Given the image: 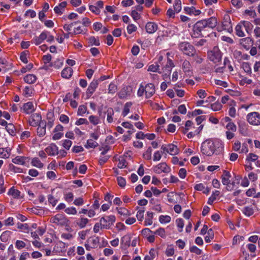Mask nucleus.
<instances>
[{"instance_id":"obj_22","label":"nucleus","mask_w":260,"mask_h":260,"mask_svg":"<svg viewBox=\"0 0 260 260\" xmlns=\"http://www.w3.org/2000/svg\"><path fill=\"white\" fill-rule=\"evenodd\" d=\"M27 159V158L25 156H17L13 158L12 161L14 164L24 165Z\"/></svg>"},{"instance_id":"obj_9","label":"nucleus","mask_w":260,"mask_h":260,"mask_svg":"<svg viewBox=\"0 0 260 260\" xmlns=\"http://www.w3.org/2000/svg\"><path fill=\"white\" fill-rule=\"evenodd\" d=\"M42 121L41 116L39 113H34L31 115L29 123L30 125L36 126Z\"/></svg>"},{"instance_id":"obj_55","label":"nucleus","mask_w":260,"mask_h":260,"mask_svg":"<svg viewBox=\"0 0 260 260\" xmlns=\"http://www.w3.org/2000/svg\"><path fill=\"white\" fill-rule=\"evenodd\" d=\"M65 212L68 214H73L75 215L77 214V212L75 207H69L65 209Z\"/></svg>"},{"instance_id":"obj_18","label":"nucleus","mask_w":260,"mask_h":260,"mask_svg":"<svg viewBox=\"0 0 260 260\" xmlns=\"http://www.w3.org/2000/svg\"><path fill=\"white\" fill-rule=\"evenodd\" d=\"M174 65L170 59H168V61L166 66L163 68L162 70L165 73V76H169L171 71V70Z\"/></svg>"},{"instance_id":"obj_5","label":"nucleus","mask_w":260,"mask_h":260,"mask_svg":"<svg viewBox=\"0 0 260 260\" xmlns=\"http://www.w3.org/2000/svg\"><path fill=\"white\" fill-rule=\"evenodd\" d=\"M247 119L248 122L254 125H258L260 124V115L258 112H253L249 113L247 115Z\"/></svg>"},{"instance_id":"obj_28","label":"nucleus","mask_w":260,"mask_h":260,"mask_svg":"<svg viewBox=\"0 0 260 260\" xmlns=\"http://www.w3.org/2000/svg\"><path fill=\"white\" fill-rule=\"evenodd\" d=\"M6 129L10 135L15 136L16 135V128L12 123H9L7 125Z\"/></svg>"},{"instance_id":"obj_19","label":"nucleus","mask_w":260,"mask_h":260,"mask_svg":"<svg viewBox=\"0 0 260 260\" xmlns=\"http://www.w3.org/2000/svg\"><path fill=\"white\" fill-rule=\"evenodd\" d=\"M185 13L189 15H194V16L199 15L201 13L200 10H196V8L192 6L191 7H186L184 9Z\"/></svg>"},{"instance_id":"obj_8","label":"nucleus","mask_w":260,"mask_h":260,"mask_svg":"<svg viewBox=\"0 0 260 260\" xmlns=\"http://www.w3.org/2000/svg\"><path fill=\"white\" fill-rule=\"evenodd\" d=\"M223 28L227 31L231 32L233 31L232 25L230 17L229 15H225L223 21L222 23Z\"/></svg>"},{"instance_id":"obj_61","label":"nucleus","mask_w":260,"mask_h":260,"mask_svg":"<svg viewBox=\"0 0 260 260\" xmlns=\"http://www.w3.org/2000/svg\"><path fill=\"white\" fill-rule=\"evenodd\" d=\"M89 42L92 45L99 46L100 45V41L94 37L92 36L89 38Z\"/></svg>"},{"instance_id":"obj_36","label":"nucleus","mask_w":260,"mask_h":260,"mask_svg":"<svg viewBox=\"0 0 260 260\" xmlns=\"http://www.w3.org/2000/svg\"><path fill=\"white\" fill-rule=\"evenodd\" d=\"M242 24L240 22L239 24L237 25L235 28L236 35L240 37L245 36L244 32L242 30Z\"/></svg>"},{"instance_id":"obj_1","label":"nucleus","mask_w":260,"mask_h":260,"mask_svg":"<svg viewBox=\"0 0 260 260\" xmlns=\"http://www.w3.org/2000/svg\"><path fill=\"white\" fill-rule=\"evenodd\" d=\"M218 24L217 19L215 17H211L208 19H202L197 21L193 26L192 38L203 37L202 31L206 27L211 29L214 28Z\"/></svg>"},{"instance_id":"obj_40","label":"nucleus","mask_w":260,"mask_h":260,"mask_svg":"<svg viewBox=\"0 0 260 260\" xmlns=\"http://www.w3.org/2000/svg\"><path fill=\"white\" fill-rule=\"evenodd\" d=\"M152 149L151 147H148L147 150L145 153H143V157L144 159L147 160H150L151 159V153Z\"/></svg>"},{"instance_id":"obj_47","label":"nucleus","mask_w":260,"mask_h":260,"mask_svg":"<svg viewBox=\"0 0 260 260\" xmlns=\"http://www.w3.org/2000/svg\"><path fill=\"white\" fill-rule=\"evenodd\" d=\"M33 93V89L30 86H26L24 90V95L26 97L31 96Z\"/></svg>"},{"instance_id":"obj_13","label":"nucleus","mask_w":260,"mask_h":260,"mask_svg":"<svg viewBox=\"0 0 260 260\" xmlns=\"http://www.w3.org/2000/svg\"><path fill=\"white\" fill-rule=\"evenodd\" d=\"M145 28L147 33L151 34L156 31L158 25L155 22L150 21L146 23Z\"/></svg>"},{"instance_id":"obj_15","label":"nucleus","mask_w":260,"mask_h":260,"mask_svg":"<svg viewBox=\"0 0 260 260\" xmlns=\"http://www.w3.org/2000/svg\"><path fill=\"white\" fill-rule=\"evenodd\" d=\"M240 44L246 50H248L253 44V40L250 37L240 40Z\"/></svg>"},{"instance_id":"obj_17","label":"nucleus","mask_w":260,"mask_h":260,"mask_svg":"<svg viewBox=\"0 0 260 260\" xmlns=\"http://www.w3.org/2000/svg\"><path fill=\"white\" fill-rule=\"evenodd\" d=\"M65 219L62 214H58L51 218L50 221L57 224H63Z\"/></svg>"},{"instance_id":"obj_20","label":"nucleus","mask_w":260,"mask_h":260,"mask_svg":"<svg viewBox=\"0 0 260 260\" xmlns=\"http://www.w3.org/2000/svg\"><path fill=\"white\" fill-rule=\"evenodd\" d=\"M182 70L184 73L190 75L191 73V66L188 60H184L182 63Z\"/></svg>"},{"instance_id":"obj_62","label":"nucleus","mask_w":260,"mask_h":260,"mask_svg":"<svg viewBox=\"0 0 260 260\" xmlns=\"http://www.w3.org/2000/svg\"><path fill=\"white\" fill-rule=\"evenodd\" d=\"M88 222V219L87 218H81L80 219V222L78 223V224L80 227V228H83L85 226Z\"/></svg>"},{"instance_id":"obj_39","label":"nucleus","mask_w":260,"mask_h":260,"mask_svg":"<svg viewBox=\"0 0 260 260\" xmlns=\"http://www.w3.org/2000/svg\"><path fill=\"white\" fill-rule=\"evenodd\" d=\"M174 11L176 13H179L181 10V2L180 0H175L173 5Z\"/></svg>"},{"instance_id":"obj_57","label":"nucleus","mask_w":260,"mask_h":260,"mask_svg":"<svg viewBox=\"0 0 260 260\" xmlns=\"http://www.w3.org/2000/svg\"><path fill=\"white\" fill-rule=\"evenodd\" d=\"M118 184L121 187H124L126 184L125 179L122 177H118L117 178Z\"/></svg>"},{"instance_id":"obj_50","label":"nucleus","mask_w":260,"mask_h":260,"mask_svg":"<svg viewBox=\"0 0 260 260\" xmlns=\"http://www.w3.org/2000/svg\"><path fill=\"white\" fill-rule=\"evenodd\" d=\"M87 111V107L84 105H80L78 110V115L82 116Z\"/></svg>"},{"instance_id":"obj_3","label":"nucleus","mask_w":260,"mask_h":260,"mask_svg":"<svg viewBox=\"0 0 260 260\" xmlns=\"http://www.w3.org/2000/svg\"><path fill=\"white\" fill-rule=\"evenodd\" d=\"M178 48L184 55L189 56L194 55L196 49L188 42H181L178 44Z\"/></svg>"},{"instance_id":"obj_29","label":"nucleus","mask_w":260,"mask_h":260,"mask_svg":"<svg viewBox=\"0 0 260 260\" xmlns=\"http://www.w3.org/2000/svg\"><path fill=\"white\" fill-rule=\"evenodd\" d=\"M91 244V247L96 248L100 243V238L99 237H94L93 238H89L86 241Z\"/></svg>"},{"instance_id":"obj_30","label":"nucleus","mask_w":260,"mask_h":260,"mask_svg":"<svg viewBox=\"0 0 260 260\" xmlns=\"http://www.w3.org/2000/svg\"><path fill=\"white\" fill-rule=\"evenodd\" d=\"M66 2H62L59 4L58 6H56L54 8V11L55 13L58 14H61L62 13V10H63L67 6Z\"/></svg>"},{"instance_id":"obj_49","label":"nucleus","mask_w":260,"mask_h":260,"mask_svg":"<svg viewBox=\"0 0 260 260\" xmlns=\"http://www.w3.org/2000/svg\"><path fill=\"white\" fill-rule=\"evenodd\" d=\"M177 227L179 229V232H181L184 226V221L182 218H178L176 220Z\"/></svg>"},{"instance_id":"obj_60","label":"nucleus","mask_w":260,"mask_h":260,"mask_svg":"<svg viewBox=\"0 0 260 260\" xmlns=\"http://www.w3.org/2000/svg\"><path fill=\"white\" fill-rule=\"evenodd\" d=\"M28 51H23L22 52L20 56V60L24 63H26L28 62L27 58V54Z\"/></svg>"},{"instance_id":"obj_26","label":"nucleus","mask_w":260,"mask_h":260,"mask_svg":"<svg viewBox=\"0 0 260 260\" xmlns=\"http://www.w3.org/2000/svg\"><path fill=\"white\" fill-rule=\"evenodd\" d=\"M239 131L240 134L244 136L247 135V125L245 122L239 123Z\"/></svg>"},{"instance_id":"obj_53","label":"nucleus","mask_w":260,"mask_h":260,"mask_svg":"<svg viewBox=\"0 0 260 260\" xmlns=\"http://www.w3.org/2000/svg\"><path fill=\"white\" fill-rule=\"evenodd\" d=\"M9 153L4 148H0V157L7 158L9 157Z\"/></svg>"},{"instance_id":"obj_7","label":"nucleus","mask_w":260,"mask_h":260,"mask_svg":"<svg viewBox=\"0 0 260 260\" xmlns=\"http://www.w3.org/2000/svg\"><path fill=\"white\" fill-rule=\"evenodd\" d=\"M153 171L158 174H160L162 172L168 173L170 172L171 169L166 162H161L155 166Z\"/></svg>"},{"instance_id":"obj_46","label":"nucleus","mask_w":260,"mask_h":260,"mask_svg":"<svg viewBox=\"0 0 260 260\" xmlns=\"http://www.w3.org/2000/svg\"><path fill=\"white\" fill-rule=\"evenodd\" d=\"M242 68L244 70V71L248 73V74H251V69L250 64L248 62H243L242 65Z\"/></svg>"},{"instance_id":"obj_23","label":"nucleus","mask_w":260,"mask_h":260,"mask_svg":"<svg viewBox=\"0 0 260 260\" xmlns=\"http://www.w3.org/2000/svg\"><path fill=\"white\" fill-rule=\"evenodd\" d=\"M179 150L177 146L173 144H168V153L172 155H175L178 153Z\"/></svg>"},{"instance_id":"obj_41","label":"nucleus","mask_w":260,"mask_h":260,"mask_svg":"<svg viewBox=\"0 0 260 260\" xmlns=\"http://www.w3.org/2000/svg\"><path fill=\"white\" fill-rule=\"evenodd\" d=\"M64 198L66 201L68 203L71 202L74 199V194L71 192H65L64 193Z\"/></svg>"},{"instance_id":"obj_11","label":"nucleus","mask_w":260,"mask_h":260,"mask_svg":"<svg viewBox=\"0 0 260 260\" xmlns=\"http://www.w3.org/2000/svg\"><path fill=\"white\" fill-rule=\"evenodd\" d=\"M99 80L95 79L93 80L90 83L86 91V94L88 97H90L93 94L97 88Z\"/></svg>"},{"instance_id":"obj_10","label":"nucleus","mask_w":260,"mask_h":260,"mask_svg":"<svg viewBox=\"0 0 260 260\" xmlns=\"http://www.w3.org/2000/svg\"><path fill=\"white\" fill-rule=\"evenodd\" d=\"M145 86V95L147 99L151 97L155 92V88L153 84L148 83Z\"/></svg>"},{"instance_id":"obj_59","label":"nucleus","mask_w":260,"mask_h":260,"mask_svg":"<svg viewBox=\"0 0 260 260\" xmlns=\"http://www.w3.org/2000/svg\"><path fill=\"white\" fill-rule=\"evenodd\" d=\"M117 90V86L114 83H110L109 85L108 92L109 93H114Z\"/></svg>"},{"instance_id":"obj_44","label":"nucleus","mask_w":260,"mask_h":260,"mask_svg":"<svg viewBox=\"0 0 260 260\" xmlns=\"http://www.w3.org/2000/svg\"><path fill=\"white\" fill-rule=\"evenodd\" d=\"M208 236H206L205 238V240L206 242H209L211 239L214 238V232L212 229H210L208 231Z\"/></svg>"},{"instance_id":"obj_21","label":"nucleus","mask_w":260,"mask_h":260,"mask_svg":"<svg viewBox=\"0 0 260 260\" xmlns=\"http://www.w3.org/2000/svg\"><path fill=\"white\" fill-rule=\"evenodd\" d=\"M73 72L72 68H65L61 72V76L64 78L69 79L72 76Z\"/></svg>"},{"instance_id":"obj_63","label":"nucleus","mask_w":260,"mask_h":260,"mask_svg":"<svg viewBox=\"0 0 260 260\" xmlns=\"http://www.w3.org/2000/svg\"><path fill=\"white\" fill-rule=\"evenodd\" d=\"M211 109L214 111H217L220 110L222 108V105L219 103H215L211 105Z\"/></svg>"},{"instance_id":"obj_48","label":"nucleus","mask_w":260,"mask_h":260,"mask_svg":"<svg viewBox=\"0 0 260 260\" xmlns=\"http://www.w3.org/2000/svg\"><path fill=\"white\" fill-rule=\"evenodd\" d=\"M9 169L11 171H13L14 173L23 172L22 169L16 167L12 164L9 165Z\"/></svg>"},{"instance_id":"obj_54","label":"nucleus","mask_w":260,"mask_h":260,"mask_svg":"<svg viewBox=\"0 0 260 260\" xmlns=\"http://www.w3.org/2000/svg\"><path fill=\"white\" fill-rule=\"evenodd\" d=\"M189 250L191 252L194 253L198 255H200L202 253V250L198 248L196 246H192L190 247Z\"/></svg>"},{"instance_id":"obj_42","label":"nucleus","mask_w":260,"mask_h":260,"mask_svg":"<svg viewBox=\"0 0 260 260\" xmlns=\"http://www.w3.org/2000/svg\"><path fill=\"white\" fill-rule=\"evenodd\" d=\"M107 121L109 123H111L113 121L112 116L114 114V111L112 108H109L107 111Z\"/></svg>"},{"instance_id":"obj_37","label":"nucleus","mask_w":260,"mask_h":260,"mask_svg":"<svg viewBox=\"0 0 260 260\" xmlns=\"http://www.w3.org/2000/svg\"><path fill=\"white\" fill-rule=\"evenodd\" d=\"M242 211L243 213L247 216H250L254 213L252 208L248 206L244 207Z\"/></svg>"},{"instance_id":"obj_16","label":"nucleus","mask_w":260,"mask_h":260,"mask_svg":"<svg viewBox=\"0 0 260 260\" xmlns=\"http://www.w3.org/2000/svg\"><path fill=\"white\" fill-rule=\"evenodd\" d=\"M45 151L49 155H55L58 154V147L54 144H51L45 149Z\"/></svg>"},{"instance_id":"obj_2","label":"nucleus","mask_w":260,"mask_h":260,"mask_svg":"<svg viewBox=\"0 0 260 260\" xmlns=\"http://www.w3.org/2000/svg\"><path fill=\"white\" fill-rule=\"evenodd\" d=\"M223 149V145L218 141H213L208 139L201 145V151L203 154L212 156L213 154H218Z\"/></svg>"},{"instance_id":"obj_38","label":"nucleus","mask_w":260,"mask_h":260,"mask_svg":"<svg viewBox=\"0 0 260 260\" xmlns=\"http://www.w3.org/2000/svg\"><path fill=\"white\" fill-rule=\"evenodd\" d=\"M137 210H138L136 215L137 219L139 221H142L144 217V213L145 210L142 208H139V207H137Z\"/></svg>"},{"instance_id":"obj_14","label":"nucleus","mask_w":260,"mask_h":260,"mask_svg":"<svg viewBox=\"0 0 260 260\" xmlns=\"http://www.w3.org/2000/svg\"><path fill=\"white\" fill-rule=\"evenodd\" d=\"M38 127L37 128V134L38 135L42 137L44 136L46 134V128L47 126V123L45 120H43L42 122L39 124Z\"/></svg>"},{"instance_id":"obj_35","label":"nucleus","mask_w":260,"mask_h":260,"mask_svg":"<svg viewBox=\"0 0 260 260\" xmlns=\"http://www.w3.org/2000/svg\"><path fill=\"white\" fill-rule=\"evenodd\" d=\"M10 234H11L10 231H6L4 232L2 234V235H1V237H0V239H1V241L3 242H6L9 238V237L10 236Z\"/></svg>"},{"instance_id":"obj_64","label":"nucleus","mask_w":260,"mask_h":260,"mask_svg":"<svg viewBox=\"0 0 260 260\" xmlns=\"http://www.w3.org/2000/svg\"><path fill=\"white\" fill-rule=\"evenodd\" d=\"M90 122L94 125H96L99 123V119L98 117L95 116H90L89 117Z\"/></svg>"},{"instance_id":"obj_12","label":"nucleus","mask_w":260,"mask_h":260,"mask_svg":"<svg viewBox=\"0 0 260 260\" xmlns=\"http://www.w3.org/2000/svg\"><path fill=\"white\" fill-rule=\"evenodd\" d=\"M47 38V32L43 31L39 37H35L33 38L31 42L36 45H39L41 44Z\"/></svg>"},{"instance_id":"obj_34","label":"nucleus","mask_w":260,"mask_h":260,"mask_svg":"<svg viewBox=\"0 0 260 260\" xmlns=\"http://www.w3.org/2000/svg\"><path fill=\"white\" fill-rule=\"evenodd\" d=\"M31 163L33 166L39 168H42L44 166L43 164L41 162L40 159L37 157L34 158L32 159Z\"/></svg>"},{"instance_id":"obj_33","label":"nucleus","mask_w":260,"mask_h":260,"mask_svg":"<svg viewBox=\"0 0 260 260\" xmlns=\"http://www.w3.org/2000/svg\"><path fill=\"white\" fill-rule=\"evenodd\" d=\"M8 194L11 195L15 198H19L20 196V192L18 190L15 189L14 187L10 189Z\"/></svg>"},{"instance_id":"obj_45","label":"nucleus","mask_w":260,"mask_h":260,"mask_svg":"<svg viewBox=\"0 0 260 260\" xmlns=\"http://www.w3.org/2000/svg\"><path fill=\"white\" fill-rule=\"evenodd\" d=\"M171 217L168 215H160L159 220L161 223H169L171 221Z\"/></svg>"},{"instance_id":"obj_58","label":"nucleus","mask_w":260,"mask_h":260,"mask_svg":"<svg viewBox=\"0 0 260 260\" xmlns=\"http://www.w3.org/2000/svg\"><path fill=\"white\" fill-rule=\"evenodd\" d=\"M26 246V244L22 241L17 240L15 243V246L18 249H21L24 248Z\"/></svg>"},{"instance_id":"obj_25","label":"nucleus","mask_w":260,"mask_h":260,"mask_svg":"<svg viewBox=\"0 0 260 260\" xmlns=\"http://www.w3.org/2000/svg\"><path fill=\"white\" fill-rule=\"evenodd\" d=\"M37 77L34 74H27L24 77V81L28 84H33L37 80Z\"/></svg>"},{"instance_id":"obj_43","label":"nucleus","mask_w":260,"mask_h":260,"mask_svg":"<svg viewBox=\"0 0 260 260\" xmlns=\"http://www.w3.org/2000/svg\"><path fill=\"white\" fill-rule=\"evenodd\" d=\"M98 144L95 141H94L92 139L88 140L86 144L85 147L86 148H95L98 146Z\"/></svg>"},{"instance_id":"obj_4","label":"nucleus","mask_w":260,"mask_h":260,"mask_svg":"<svg viewBox=\"0 0 260 260\" xmlns=\"http://www.w3.org/2000/svg\"><path fill=\"white\" fill-rule=\"evenodd\" d=\"M115 216L113 215L102 217L100 220L101 228L109 229L115 222Z\"/></svg>"},{"instance_id":"obj_31","label":"nucleus","mask_w":260,"mask_h":260,"mask_svg":"<svg viewBox=\"0 0 260 260\" xmlns=\"http://www.w3.org/2000/svg\"><path fill=\"white\" fill-rule=\"evenodd\" d=\"M131 236L130 235H126L121 239V244L126 246H129L131 245Z\"/></svg>"},{"instance_id":"obj_6","label":"nucleus","mask_w":260,"mask_h":260,"mask_svg":"<svg viewBox=\"0 0 260 260\" xmlns=\"http://www.w3.org/2000/svg\"><path fill=\"white\" fill-rule=\"evenodd\" d=\"M209 59L214 63H218L221 60V54L217 48H214L208 53Z\"/></svg>"},{"instance_id":"obj_56","label":"nucleus","mask_w":260,"mask_h":260,"mask_svg":"<svg viewBox=\"0 0 260 260\" xmlns=\"http://www.w3.org/2000/svg\"><path fill=\"white\" fill-rule=\"evenodd\" d=\"M63 64L62 60H60L59 59H57L56 61H54V62L53 63H51L50 66L51 67H54L56 69H59L60 68Z\"/></svg>"},{"instance_id":"obj_24","label":"nucleus","mask_w":260,"mask_h":260,"mask_svg":"<svg viewBox=\"0 0 260 260\" xmlns=\"http://www.w3.org/2000/svg\"><path fill=\"white\" fill-rule=\"evenodd\" d=\"M241 23L242 24L243 26L244 27L247 34L249 35L251 34L253 27L251 23L247 21H242L241 22Z\"/></svg>"},{"instance_id":"obj_51","label":"nucleus","mask_w":260,"mask_h":260,"mask_svg":"<svg viewBox=\"0 0 260 260\" xmlns=\"http://www.w3.org/2000/svg\"><path fill=\"white\" fill-rule=\"evenodd\" d=\"M116 210L118 211V213L120 215H129L130 213L126 209L124 208H116Z\"/></svg>"},{"instance_id":"obj_52","label":"nucleus","mask_w":260,"mask_h":260,"mask_svg":"<svg viewBox=\"0 0 260 260\" xmlns=\"http://www.w3.org/2000/svg\"><path fill=\"white\" fill-rule=\"evenodd\" d=\"M48 201L53 206H55L58 201L52 194L48 196Z\"/></svg>"},{"instance_id":"obj_32","label":"nucleus","mask_w":260,"mask_h":260,"mask_svg":"<svg viewBox=\"0 0 260 260\" xmlns=\"http://www.w3.org/2000/svg\"><path fill=\"white\" fill-rule=\"evenodd\" d=\"M132 106V102H127L124 104L123 111L122 112V115L123 117H125L127 115V114L129 112V110Z\"/></svg>"},{"instance_id":"obj_27","label":"nucleus","mask_w":260,"mask_h":260,"mask_svg":"<svg viewBox=\"0 0 260 260\" xmlns=\"http://www.w3.org/2000/svg\"><path fill=\"white\" fill-rule=\"evenodd\" d=\"M23 110L26 114H30L34 111L35 109L32 103L31 102H27L24 104L23 105Z\"/></svg>"}]
</instances>
